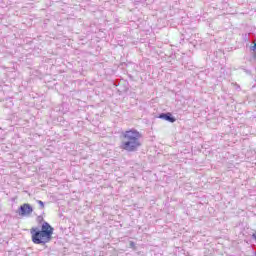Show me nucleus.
Wrapping results in <instances>:
<instances>
[{
  "instance_id": "obj_1",
  "label": "nucleus",
  "mask_w": 256,
  "mask_h": 256,
  "mask_svg": "<svg viewBox=\"0 0 256 256\" xmlns=\"http://www.w3.org/2000/svg\"><path fill=\"white\" fill-rule=\"evenodd\" d=\"M123 140L121 149L128 153H135L141 147V134L135 129L127 130L122 133Z\"/></svg>"
},
{
  "instance_id": "obj_2",
  "label": "nucleus",
  "mask_w": 256,
  "mask_h": 256,
  "mask_svg": "<svg viewBox=\"0 0 256 256\" xmlns=\"http://www.w3.org/2000/svg\"><path fill=\"white\" fill-rule=\"evenodd\" d=\"M53 231H55V229L49 222H43L41 230L37 227L30 229L32 242L35 243V245H46V243H49L51 239H53Z\"/></svg>"
},
{
  "instance_id": "obj_3",
  "label": "nucleus",
  "mask_w": 256,
  "mask_h": 256,
  "mask_svg": "<svg viewBox=\"0 0 256 256\" xmlns=\"http://www.w3.org/2000/svg\"><path fill=\"white\" fill-rule=\"evenodd\" d=\"M17 213L20 215V217H29V215L33 213V207L28 203L22 204Z\"/></svg>"
},
{
  "instance_id": "obj_4",
  "label": "nucleus",
  "mask_w": 256,
  "mask_h": 256,
  "mask_svg": "<svg viewBox=\"0 0 256 256\" xmlns=\"http://www.w3.org/2000/svg\"><path fill=\"white\" fill-rule=\"evenodd\" d=\"M158 119H163L164 121H168V123H175L177 121V118L171 112L159 114Z\"/></svg>"
},
{
  "instance_id": "obj_5",
  "label": "nucleus",
  "mask_w": 256,
  "mask_h": 256,
  "mask_svg": "<svg viewBox=\"0 0 256 256\" xmlns=\"http://www.w3.org/2000/svg\"><path fill=\"white\" fill-rule=\"evenodd\" d=\"M36 203H38L40 209H45V203L41 200H37Z\"/></svg>"
},
{
  "instance_id": "obj_6",
  "label": "nucleus",
  "mask_w": 256,
  "mask_h": 256,
  "mask_svg": "<svg viewBox=\"0 0 256 256\" xmlns=\"http://www.w3.org/2000/svg\"><path fill=\"white\" fill-rule=\"evenodd\" d=\"M129 247H130V249H134L135 250V242L130 241Z\"/></svg>"
},
{
  "instance_id": "obj_7",
  "label": "nucleus",
  "mask_w": 256,
  "mask_h": 256,
  "mask_svg": "<svg viewBox=\"0 0 256 256\" xmlns=\"http://www.w3.org/2000/svg\"><path fill=\"white\" fill-rule=\"evenodd\" d=\"M37 221L41 223L43 221V216H38Z\"/></svg>"
},
{
  "instance_id": "obj_8",
  "label": "nucleus",
  "mask_w": 256,
  "mask_h": 256,
  "mask_svg": "<svg viewBox=\"0 0 256 256\" xmlns=\"http://www.w3.org/2000/svg\"><path fill=\"white\" fill-rule=\"evenodd\" d=\"M252 51H256V43L252 46Z\"/></svg>"
}]
</instances>
